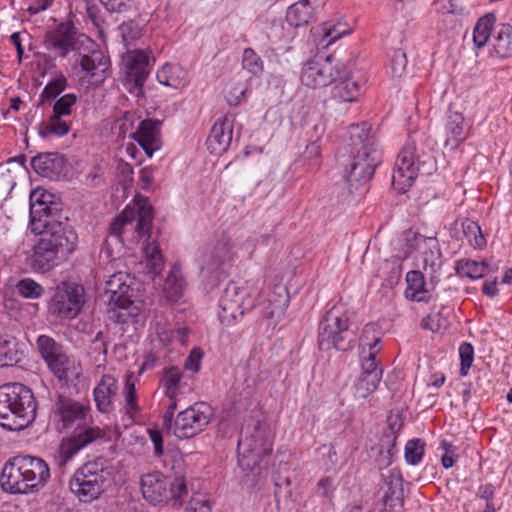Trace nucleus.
Here are the masks:
<instances>
[{"label":"nucleus","mask_w":512,"mask_h":512,"mask_svg":"<svg viewBox=\"0 0 512 512\" xmlns=\"http://www.w3.org/2000/svg\"><path fill=\"white\" fill-rule=\"evenodd\" d=\"M255 306L251 291L247 287L229 282L219 300V320L224 326H231L246 311Z\"/></svg>","instance_id":"13"},{"label":"nucleus","mask_w":512,"mask_h":512,"mask_svg":"<svg viewBox=\"0 0 512 512\" xmlns=\"http://www.w3.org/2000/svg\"><path fill=\"white\" fill-rule=\"evenodd\" d=\"M79 65L94 82H102L108 70L109 60L100 50H93L88 55H82Z\"/></svg>","instance_id":"31"},{"label":"nucleus","mask_w":512,"mask_h":512,"mask_svg":"<svg viewBox=\"0 0 512 512\" xmlns=\"http://www.w3.org/2000/svg\"><path fill=\"white\" fill-rule=\"evenodd\" d=\"M156 331L159 340L164 345H169L172 343H179L180 345L187 344L189 332L187 327H179L177 329H172L157 326Z\"/></svg>","instance_id":"45"},{"label":"nucleus","mask_w":512,"mask_h":512,"mask_svg":"<svg viewBox=\"0 0 512 512\" xmlns=\"http://www.w3.org/2000/svg\"><path fill=\"white\" fill-rule=\"evenodd\" d=\"M46 364L54 376L65 384L73 379H77L81 374L80 369L76 366L75 362L67 356L65 351L46 362Z\"/></svg>","instance_id":"32"},{"label":"nucleus","mask_w":512,"mask_h":512,"mask_svg":"<svg viewBox=\"0 0 512 512\" xmlns=\"http://www.w3.org/2000/svg\"><path fill=\"white\" fill-rule=\"evenodd\" d=\"M78 246V235L70 225L56 222L55 225L39 232V238L32 247L28 258L31 269L47 273L66 261Z\"/></svg>","instance_id":"2"},{"label":"nucleus","mask_w":512,"mask_h":512,"mask_svg":"<svg viewBox=\"0 0 512 512\" xmlns=\"http://www.w3.org/2000/svg\"><path fill=\"white\" fill-rule=\"evenodd\" d=\"M234 255L231 240L226 236L207 243L199 257L201 272L219 279L225 273V267L233 261Z\"/></svg>","instance_id":"18"},{"label":"nucleus","mask_w":512,"mask_h":512,"mask_svg":"<svg viewBox=\"0 0 512 512\" xmlns=\"http://www.w3.org/2000/svg\"><path fill=\"white\" fill-rule=\"evenodd\" d=\"M212 407L205 402H197L179 412L171 426L175 437L189 439L201 433L210 423Z\"/></svg>","instance_id":"16"},{"label":"nucleus","mask_w":512,"mask_h":512,"mask_svg":"<svg viewBox=\"0 0 512 512\" xmlns=\"http://www.w3.org/2000/svg\"><path fill=\"white\" fill-rule=\"evenodd\" d=\"M379 351L361 352V375L356 383V391L360 397L373 393L382 379L383 369L376 356Z\"/></svg>","instance_id":"22"},{"label":"nucleus","mask_w":512,"mask_h":512,"mask_svg":"<svg viewBox=\"0 0 512 512\" xmlns=\"http://www.w3.org/2000/svg\"><path fill=\"white\" fill-rule=\"evenodd\" d=\"M421 258L423 269L426 272L435 274L441 269L442 253L436 239L430 238L429 244L422 249Z\"/></svg>","instance_id":"39"},{"label":"nucleus","mask_w":512,"mask_h":512,"mask_svg":"<svg viewBox=\"0 0 512 512\" xmlns=\"http://www.w3.org/2000/svg\"><path fill=\"white\" fill-rule=\"evenodd\" d=\"M153 220V209L149 205H141L137 211L124 209L122 213L114 218L109 227V237L104 245L108 248L111 241L115 244H122L123 233L128 229H135L139 236H149Z\"/></svg>","instance_id":"11"},{"label":"nucleus","mask_w":512,"mask_h":512,"mask_svg":"<svg viewBox=\"0 0 512 512\" xmlns=\"http://www.w3.org/2000/svg\"><path fill=\"white\" fill-rule=\"evenodd\" d=\"M425 443L421 439L409 440L405 445V459L410 465H417L423 458Z\"/></svg>","instance_id":"53"},{"label":"nucleus","mask_w":512,"mask_h":512,"mask_svg":"<svg viewBox=\"0 0 512 512\" xmlns=\"http://www.w3.org/2000/svg\"><path fill=\"white\" fill-rule=\"evenodd\" d=\"M85 301V289L81 284L63 283L51 298L48 311L56 319H73L80 313Z\"/></svg>","instance_id":"14"},{"label":"nucleus","mask_w":512,"mask_h":512,"mask_svg":"<svg viewBox=\"0 0 512 512\" xmlns=\"http://www.w3.org/2000/svg\"><path fill=\"white\" fill-rule=\"evenodd\" d=\"M49 478L50 469L42 458L18 455L5 463L0 484L11 494H28L43 488Z\"/></svg>","instance_id":"4"},{"label":"nucleus","mask_w":512,"mask_h":512,"mask_svg":"<svg viewBox=\"0 0 512 512\" xmlns=\"http://www.w3.org/2000/svg\"><path fill=\"white\" fill-rule=\"evenodd\" d=\"M455 271L460 277L480 279L488 273V264L485 261L463 258L456 262Z\"/></svg>","instance_id":"40"},{"label":"nucleus","mask_w":512,"mask_h":512,"mask_svg":"<svg viewBox=\"0 0 512 512\" xmlns=\"http://www.w3.org/2000/svg\"><path fill=\"white\" fill-rule=\"evenodd\" d=\"M334 490V481L331 477H324L317 483L316 493L319 496L332 499Z\"/></svg>","instance_id":"62"},{"label":"nucleus","mask_w":512,"mask_h":512,"mask_svg":"<svg viewBox=\"0 0 512 512\" xmlns=\"http://www.w3.org/2000/svg\"><path fill=\"white\" fill-rule=\"evenodd\" d=\"M119 30L125 46H128L132 41L139 39L142 36V29L135 21L124 22L119 27Z\"/></svg>","instance_id":"56"},{"label":"nucleus","mask_w":512,"mask_h":512,"mask_svg":"<svg viewBox=\"0 0 512 512\" xmlns=\"http://www.w3.org/2000/svg\"><path fill=\"white\" fill-rule=\"evenodd\" d=\"M351 144L358 147L357 154L345 168L344 178L350 193L363 189L372 178L376 167L381 163V152L371 134V125L367 122L353 124L348 129Z\"/></svg>","instance_id":"3"},{"label":"nucleus","mask_w":512,"mask_h":512,"mask_svg":"<svg viewBox=\"0 0 512 512\" xmlns=\"http://www.w3.org/2000/svg\"><path fill=\"white\" fill-rule=\"evenodd\" d=\"M89 38L79 33L72 21H63L44 35V47L54 57L66 58L71 52H79Z\"/></svg>","instance_id":"12"},{"label":"nucleus","mask_w":512,"mask_h":512,"mask_svg":"<svg viewBox=\"0 0 512 512\" xmlns=\"http://www.w3.org/2000/svg\"><path fill=\"white\" fill-rule=\"evenodd\" d=\"M203 357L202 352L198 348H194L187 359L185 360L184 367L192 372H198L200 369V362Z\"/></svg>","instance_id":"63"},{"label":"nucleus","mask_w":512,"mask_h":512,"mask_svg":"<svg viewBox=\"0 0 512 512\" xmlns=\"http://www.w3.org/2000/svg\"><path fill=\"white\" fill-rule=\"evenodd\" d=\"M0 392L3 393L0 412L13 404L20 416L24 415L27 421L35 420L37 403L30 388L21 383H8L0 386Z\"/></svg>","instance_id":"19"},{"label":"nucleus","mask_w":512,"mask_h":512,"mask_svg":"<svg viewBox=\"0 0 512 512\" xmlns=\"http://www.w3.org/2000/svg\"><path fill=\"white\" fill-rule=\"evenodd\" d=\"M34 195H31L30 205V222L33 226L32 230L35 232L37 229H48L56 223H51L50 218L54 220L61 211L60 204L51 200L53 197L49 193H43L40 198L33 202Z\"/></svg>","instance_id":"24"},{"label":"nucleus","mask_w":512,"mask_h":512,"mask_svg":"<svg viewBox=\"0 0 512 512\" xmlns=\"http://www.w3.org/2000/svg\"><path fill=\"white\" fill-rule=\"evenodd\" d=\"M380 340L381 337L377 325L374 323L366 324L359 338L362 351H366V347L368 351H380V348H377Z\"/></svg>","instance_id":"49"},{"label":"nucleus","mask_w":512,"mask_h":512,"mask_svg":"<svg viewBox=\"0 0 512 512\" xmlns=\"http://www.w3.org/2000/svg\"><path fill=\"white\" fill-rule=\"evenodd\" d=\"M430 238H426L420 233L408 230L404 234V247L406 256L410 255L414 251L422 250L427 244H429Z\"/></svg>","instance_id":"52"},{"label":"nucleus","mask_w":512,"mask_h":512,"mask_svg":"<svg viewBox=\"0 0 512 512\" xmlns=\"http://www.w3.org/2000/svg\"><path fill=\"white\" fill-rule=\"evenodd\" d=\"M160 126L159 120L145 119L140 121L137 130L131 134L148 157H152L153 153L161 147Z\"/></svg>","instance_id":"26"},{"label":"nucleus","mask_w":512,"mask_h":512,"mask_svg":"<svg viewBox=\"0 0 512 512\" xmlns=\"http://www.w3.org/2000/svg\"><path fill=\"white\" fill-rule=\"evenodd\" d=\"M242 67L254 76H260L264 71L263 60L252 48L244 49Z\"/></svg>","instance_id":"51"},{"label":"nucleus","mask_w":512,"mask_h":512,"mask_svg":"<svg viewBox=\"0 0 512 512\" xmlns=\"http://www.w3.org/2000/svg\"><path fill=\"white\" fill-rule=\"evenodd\" d=\"M64 158L58 153H40L31 159L33 170L46 178L58 177L64 167Z\"/></svg>","instance_id":"29"},{"label":"nucleus","mask_w":512,"mask_h":512,"mask_svg":"<svg viewBox=\"0 0 512 512\" xmlns=\"http://www.w3.org/2000/svg\"><path fill=\"white\" fill-rule=\"evenodd\" d=\"M350 314L345 304L336 303L323 316L318 328V346L320 350L346 351L355 344V335L349 329Z\"/></svg>","instance_id":"7"},{"label":"nucleus","mask_w":512,"mask_h":512,"mask_svg":"<svg viewBox=\"0 0 512 512\" xmlns=\"http://www.w3.org/2000/svg\"><path fill=\"white\" fill-rule=\"evenodd\" d=\"M133 375L129 374L126 376L125 387H124V409L125 413L132 419L136 417L141 411L138 405V398L135 389V384L132 381Z\"/></svg>","instance_id":"44"},{"label":"nucleus","mask_w":512,"mask_h":512,"mask_svg":"<svg viewBox=\"0 0 512 512\" xmlns=\"http://www.w3.org/2000/svg\"><path fill=\"white\" fill-rule=\"evenodd\" d=\"M314 17L312 0H299L292 4L286 13V19L291 26L307 25Z\"/></svg>","instance_id":"36"},{"label":"nucleus","mask_w":512,"mask_h":512,"mask_svg":"<svg viewBox=\"0 0 512 512\" xmlns=\"http://www.w3.org/2000/svg\"><path fill=\"white\" fill-rule=\"evenodd\" d=\"M495 20V15L488 13L477 21L473 30V42L477 48L484 47L490 39Z\"/></svg>","instance_id":"43"},{"label":"nucleus","mask_w":512,"mask_h":512,"mask_svg":"<svg viewBox=\"0 0 512 512\" xmlns=\"http://www.w3.org/2000/svg\"><path fill=\"white\" fill-rule=\"evenodd\" d=\"M331 90V96L338 102H354L361 93V86L358 80L352 75V72L344 64L340 78L334 81Z\"/></svg>","instance_id":"28"},{"label":"nucleus","mask_w":512,"mask_h":512,"mask_svg":"<svg viewBox=\"0 0 512 512\" xmlns=\"http://www.w3.org/2000/svg\"><path fill=\"white\" fill-rule=\"evenodd\" d=\"M118 389V380L113 375H102L100 381L93 389L95 406L100 413L110 414L115 410L114 400Z\"/></svg>","instance_id":"25"},{"label":"nucleus","mask_w":512,"mask_h":512,"mask_svg":"<svg viewBox=\"0 0 512 512\" xmlns=\"http://www.w3.org/2000/svg\"><path fill=\"white\" fill-rule=\"evenodd\" d=\"M492 47L495 54L499 57L512 56V26L502 25L499 31L492 39Z\"/></svg>","instance_id":"42"},{"label":"nucleus","mask_w":512,"mask_h":512,"mask_svg":"<svg viewBox=\"0 0 512 512\" xmlns=\"http://www.w3.org/2000/svg\"><path fill=\"white\" fill-rule=\"evenodd\" d=\"M184 289L185 280L181 267L178 264H174L165 279L163 294L168 302L176 303L182 297Z\"/></svg>","instance_id":"34"},{"label":"nucleus","mask_w":512,"mask_h":512,"mask_svg":"<svg viewBox=\"0 0 512 512\" xmlns=\"http://www.w3.org/2000/svg\"><path fill=\"white\" fill-rule=\"evenodd\" d=\"M54 417L60 430L72 432L58 449L57 461L60 466L66 465L80 450L106 435L103 429L92 424L88 403L58 395L54 404Z\"/></svg>","instance_id":"1"},{"label":"nucleus","mask_w":512,"mask_h":512,"mask_svg":"<svg viewBox=\"0 0 512 512\" xmlns=\"http://www.w3.org/2000/svg\"><path fill=\"white\" fill-rule=\"evenodd\" d=\"M19 361L20 357L15 341L0 337V367L13 366Z\"/></svg>","instance_id":"48"},{"label":"nucleus","mask_w":512,"mask_h":512,"mask_svg":"<svg viewBox=\"0 0 512 512\" xmlns=\"http://www.w3.org/2000/svg\"><path fill=\"white\" fill-rule=\"evenodd\" d=\"M131 278L127 273L117 272L109 277L105 284L103 300L118 323H127L135 313L128 311L133 305Z\"/></svg>","instance_id":"10"},{"label":"nucleus","mask_w":512,"mask_h":512,"mask_svg":"<svg viewBox=\"0 0 512 512\" xmlns=\"http://www.w3.org/2000/svg\"><path fill=\"white\" fill-rule=\"evenodd\" d=\"M233 135V122L228 118L218 119L207 138V148L211 154L222 155L231 145Z\"/></svg>","instance_id":"27"},{"label":"nucleus","mask_w":512,"mask_h":512,"mask_svg":"<svg viewBox=\"0 0 512 512\" xmlns=\"http://www.w3.org/2000/svg\"><path fill=\"white\" fill-rule=\"evenodd\" d=\"M272 444V436L266 424L259 420H247L238 440L239 467L253 472L259 467L263 457L272 452Z\"/></svg>","instance_id":"6"},{"label":"nucleus","mask_w":512,"mask_h":512,"mask_svg":"<svg viewBox=\"0 0 512 512\" xmlns=\"http://www.w3.org/2000/svg\"><path fill=\"white\" fill-rule=\"evenodd\" d=\"M144 253L148 272L154 276L159 275L164 266V259L158 246L155 243H148L144 248Z\"/></svg>","instance_id":"46"},{"label":"nucleus","mask_w":512,"mask_h":512,"mask_svg":"<svg viewBox=\"0 0 512 512\" xmlns=\"http://www.w3.org/2000/svg\"><path fill=\"white\" fill-rule=\"evenodd\" d=\"M449 325L448 319L442 315L441 312H431L421 321L423 329L430 330L431 332H440L445 330Z\"/></svg>","instance_id":"55"},{"label":"nucleus","mask_w":512,"mask_h":512,"mask_svg":"<svg viewBox=\"0 0 512 512\" xmlns=\"http://www.w3.org/2000/svg\"><path fill=\"white\" fill-rule=\"evenodd\" d=\"M149 438L153 443L154 455L157 457H161L164 453L163 449V435L158 429H149L148 430Z\"/></svg>","instance_id":"64"},{"label":"nucleus","mask_w":512,"mask_h":512,"mask_svg":"<svg viewBox=\"0 0 512 512\" xmlns=\"http://www.w3.org/2000/svg\"><path fill=\"white\" fill-rule=\"evenodd\" d=\"M126 79L138 90L142 89L150 73L148 54L142 49L128 50L123 57Z\"/></svg>","instance_id":"23"},{"label":"nucleus","mask_w":512,"mask_h":512,"mask_svg":"<svg viewBox=\"0 0 512 512\" xmlns=\"http://www.w3.org/2000/svg\"><path fill=\"white\" fill-rule=\"evenodd\" d=\"M407 66V57L401 49L393 51L390 61L391 73L394 77H400L404 73Z\"/></svg>","instance_id":"58"},{"label":"nucleus","mask_w":512,"mask_h":512,"mask_svg":"<svg viewBox=\"0 0 512 512\" xmlns=\"http://www.w3.org/2000/svg\"><path fill=\"white\" fill-rule=\"evenodd\" d=\"M78 97L74 93H67L53 103L52 114L39 126V135L46 138L50 135L63 137L71 129V122L65 120L76 108Z\"/></svg>","instance_id":"17"},{"label":"nucleus","mask_w":512,"mask_h":512,"mask_svg":"<svg viewBox=\"0 0 512 512\" xmlns=\"http://www.w3.org/2000/svg\"><path fill=\"white\" fill-rule=\"evenodd\" d=\"M182 379L183 373L179 367L169 366L164 368L160 383L164 389V394L168 398L177 397L180 394Z\"/></svg>","instance_id":"38"},{"label":"nucleus","mask_w":512,"mask_h":512,"mask_svg":"<svg viewBox=\"0 0 512 512\" xmlns=\"http://www.w3.org/2000/svg\"><path fill=\"white\" fill-rule=\"evenodd\" d=\"M434 167L430 153L418 152L415 142H408L398 153L392 173V186L405 193L413 185L418 173L430 174Z\"/></svg>","instance_id":"8"},{"label":"nucleus","mask_w":512,"mask_h":512,"mask_svg":"<svg viewBox=\"0 0 512 512\" xmlns=\"http://www.w3.org/2000/svg\"><path fill=\"white\" fill-rule=\"evenodd\" d=\"M291 481L288 477L275 479V498L277 503L291 499Z\"/></svg>","instance_id":"59"},{"label":"nucleus","mask_w":512,"mask_h":512,"mask_svg":"<svg viewBox=\"0 0 512 512\" xmlns=\"http://www.w3.org/2000/svg\"><path fill=\"white\" fill-rule=\"evenodd\" d=\"M113 467L104 457H97L82 464L69 480L72 494L82 503H91L111 485Z\"/></svg>","instance_id":"5"},{"label":"nucleus","mask_w":512,"mask_h":512,"mask_svg":"<svg viewBox=\"0 0 512 512\" xmlns=\"http://www.w3.org/2000/svg\"><path fill=\"white\" fill-rule=\"evenodd\" d=\"M157 80L172 88H181L189 82V72L178 64L166 63L157 71Z\"/></svg>","instance_id":"33"},{"label":"nucleus","mask_w":512,"mask_h":512,"mask_svg":"<svg viewBox=\"0 0 512 512\" xmlns=\"http://www.w3.org/2000/svg\"><path fill=\"white\" fill-rule=\"evenodd\" d=\"M108 12L124 13L131 7V0H99Z\"/></svg>","instance_id":"61"},{"label":"nucleus","mask_w":512,"mask_h":512,"mask_svg":"<svg viewBox=\"0 0 512 512\" xmlns=\"http://www.w3.org/2000/svg\"><path fill=\"white\" fill-rule=\"evenodd\" d=\"M289 302L290 296L287 287L278 283L262 295L257 307L263 318L276 325L285 317Z\"/></svg>","instance_id":"20"},{"label":"nucleus","mask_w":512,"mask_h":512,"mask_svg":"<svg viewBox=\"0 0 512 512\" xmlns=\"http://www.w3.org/2000/svg\"><path fill=\"white\" fill-rule=\"evenodd\" d=\"M67 78L62 73L52 78L43 88L39 96V104L41 106L50 105L52 101L58 99L57 97L66 89Z\"/></svg>","instance_id":"41"},{"label":"nucleus","mask_w":512,"mask_h":512,"mask_svg":"<svg viewBox=\"0 0 512 512\" xmlns=\"http://www.w3.org/2000/svg\"><path fill=\"white\" fill-rule=\"evenodd\" d=\"M344 69V63L333 55L308 60L301 71V82L310 88L326 87L337 81Z\"/></svg>","instance_id":"15"},{"label":"nucleus","mask_w":512,"mask_h":512,"mask_svg":"<svg viewBox=\"0 0 512 512\" xmlns=\"http://www.w3.org/2000/svg\"><path fill=\"white\" fill-rule=\"evenodd\" d=\"M473 122L464 117L455 104H450L444 122L445 146L457 149L472 133Z\"/></svg>","instance_id":"21"},{"label":"nucleus","mask_w":512,"mask_h":512,"mask_svg":"<svg viewBox=\"0 0 512 512\" xmlns=\"http://www.w3.org/2000/svg\"><path fill=\"white\" fill-rule=\"evenodd\" d=\"M17 290L25 298L37 299L44 293V288L31 278H25L17 283Z\"/></svg>","instance_id":"54"},{"label":"nucleus","mask_w":512,"mask_h":512,"mask_svg":"<svg viewBox=\"0 0 512 512\" xmlns=\"http://www.w3.org/2000/svg\"><path fill=\"white\" fill-rule=\"evenodd\" d=\"M349 31L345 29L344 25L338 24H326L324 27V37L327 39V44H331Z\"/></svg>","instance_id":"60"},{"label":"nucleus","mask_w":512,"mask_h":512,"mask_svg":"<svg viewBox=\"0 0 512 512\" xmlns=\"http://www.w3.org/2000/svg\"><path fill=\"white\" fill-rule=\"evenodd\" d=\"M396 432L394 430V425L390 424L389 432L384 433L382 436L379 446H378V455L375 459L379 469H384L391 465L393 461V457L396 453L395 445H396Z\"/></svg>","instance_id":"37"},{"label":"nucleus","mask_w":512,"mask_h":512,"mask_svg":"<svg viewBox=\"0 0 512 512\" xmlns=\"http://www.w3.org/2000/svg\"><path fill=\"white\" fill-rule=\"evenodd\" d=\"M384 490L383 502L385 506L393 508L397 505H403V478L401 472L397 469H391L383 475Z\"/></svg>","instance_id":"30"},{"label":"nucleus","mask_w":512,"mask_h":512,"mask_svg":"<svg viewBox=\"0 0 512 512\" xmlns=\"http://www.w3.org/2000/svg\"><path fill=\"white\" fill-rule=\"evenodd\" d=\"M463 233L469 244L475 249H483L486 246V239L478 223L466 219L462 223Z\"/></svg>","instance_id":"47"},{"label":"nucleus","mask_w":512,"mask_h":512,"mask_svg":"<svg viewBox=\"0 0 512 512\" xmlns=\"http://www.w3.org/2000/svg\"><path fill=\"white\" fill-rule=\"evenodd\" d=\"M461 360L460 374L466 376L474 360V348L471 343L463 342L459 347Z\"/></svg>","instance_id":"57"},{"label":"nucleus","mask_w":512,"mask_h":512,"mask_svg":"<svg viewBox=\"0 0 512 512\" xmlns=\"http://www.w3.org/2000/svg\"><path fill=\"white\" fill-rule=\"evenodd\" d=\"M37 347L45 362H48L64 351L61 344L46 335H40L37 338Z\"/></svg>","instance_id":"50"},{"label":"nucleus","mask_w":512,"mask_h":512,"mask_svg":"<svg viewBox=\"0 0 512 512\" xmlns=\"http://www.w3.org/2000/svg\"><path fill=\"white\" fill-rule=\"evenodd\" d=\"M406 282L407 288L404 292L406 299L415 302H429L430 298L427 296L425 278L420 271H409L406 275Z\"/></svg>","instance_id":"35"},{"label":"nucleus","mask_w":512,"mask_h":512,"mask_svg":"<svg viewBox=\"0 0 512 512\" xmlns=\"http://www.w3.org/2000/svg\"><path fill=\"white\" fill-rule=\"evenodd\" d=\"M141 491L145 500L152 505L173 501L181 505L187 496V486L183 477L171 479L160 471H153L141 477Z\"/></svg>","instance_id":"9"}]
</instances>
